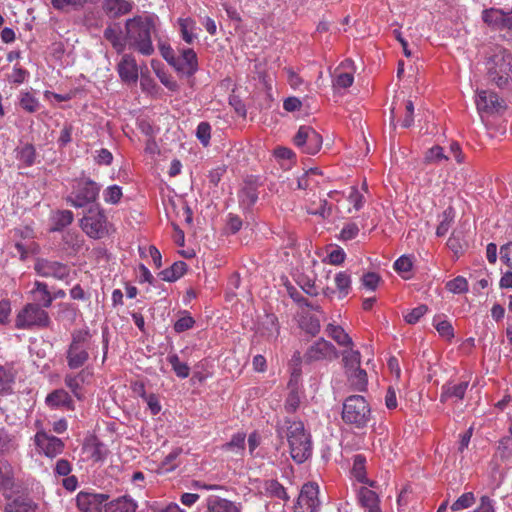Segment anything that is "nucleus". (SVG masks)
<instances>
[{
  "mask_svg": "<svg viewBox=\"0 0 512 512\" xmlns=\"http://www.w3.org/2000/svg\"><path fill=\"white\" fill-rule=\"evenodd\" d=\"M19 104L29 113H35L40 108V102L30 92L20 93Z\"/></svg>",
  "mask_w": 512,
  "mask_h": 512,
  "instance_id": "nucleus-45",
  "label": "nucleus"
},
{
  "mask_svg": "<svg viewBox=\"0 0 512 512\" xmlns=\"http://www.w3.org/2000/svg\"><path fill=\"white\" fill-rule=\"evenodd\" d=\"M482 20L490 28L495 30H504V10L499 8H489L482 12Z\"/></svg>",
  "mask_w": 512,
  "mask_h": 512,
  "instance_id": "nucleus-30",
  "label": "nucleus"
},
{
  "mask_svg": "<svg viewBox=\"0 0 512 512\" xmlns=\"http://www.w3.org/2000/svg\"><path fill=\"white\" fill-rule=\"evenodd\" d=\"M122 188L118 185H110L103 191V199L108 204H118L122 198Z\"/></svg>",
  "mask_w": 512,
  "mask_h": 512,
  "instance_id": "nucleus-51",
  "label": "nucleus"
},
{
  "mask_svg": "<svg viewBox=\"0 0 512 512\" xmlns=\"http://www.w3.org/2000/svg\"><path fill=\"white\" fill-rule=\"evenodd\" d=\"M245 434L237 433L232 436L231 440L223 445V450L228 452H233L237 455H243L244 447H245Z\"/></svg>",
  "mask_w": 512,
  "mask_h": 512,
  "instance_id": "nucleus-42",
  "label": "nucleus"
},
{
  "mask_svg": "<svg viewBox=\"0 0 512 512\" xmlns=\"http://www.w3.org/2000/svg\"><path fill=\"white\" fill-rule=\"evenodd\" d=\"M37 505L28 496H17L13 499L7 497L5 512H35Z\"/></svg>",
  "mask_w": 512,
  "mask_h": 512,
  "instance_id": "nucleus-25",
  "label": "nucleus"
},
{
  "mask_svg": "<svg viewBox=\"0 0 512 512\" xmlns=\"http://www.w3.org/2000/svg\"><path fill=\"white\" fill-rule=\"evenodd\" d=\"M365 463H366V459L363 455H360V454L355 455L354 459H353V466L351 469V474L357 482L366 484L369 487L374 488V487H376V482L373 480H369L366 477Z\"/></svg>",
  "mask_w": 512,
  "mask_h": 512,
  "instance_id": "nucleus-29",
  "label": "nucleus"
},
{
  "mask_svg": "<svg viewBox=\"0 0 512 512\" xmlns=\"http://www.w3.org/2000/svg\"><path fill=\"white\" fill-rule=\"evenodd\" d=\"M500 259L512 269V242H509L500 248Z\"/></svg>",
  "mask_w": 512,
  "mask_h": 512,
  "instance_id": "nucleus-64",
  "label": "nucleus"
},
{
  "mask_svg": "<svg viewBox=\"0 0 512 512\" xmlns=\"http://www.w3.org/2000/svg\"><path fill=\"white\" fill-rule=\"evenodd\" d=\"M15 486L14 468L4 459L0 460V491L12 490Z\"/></svg>",
  "mask_w": 512,
  "mask_h": 512,
  "instance_id": "nucleus-31",
  "label": "nucleus"
},
{
  "mask_svg": "<svg viewBox=\"0 0 512 512\" xmlns=\"http://www.w3.org/2000/svg\"><path fill=\"white\" fill-rule=\"evenodd\" d=\"M46 404L50 408H63L66 410H74L75 405L71 395L64 389H56L49 393L45 399Z\"/></svg>",
  "mask_w": 512,
  "mask_h": 512,
  "instance_id": "nucleus-20",
  "label": "nucleus"
},
{
  "mask_svg": "<svg viewBox=\"0 0 512 512\" xmlns=\"http://www.w3.org/2000/svg\"><path fill=\"white\" fill-rule=\"evenodd\" d=\"M468 381H461L458 383L448 382L442 386L440 395V402L447 401L458 402L463 400L466 390L468 388Z\"/></svg>",
  "mask_w": 512,
  "mask_h": 512,
  "instance_id": "nucleus-18",
  "label": "nucleus"
},
{
  "mask_svg": "<svg viewBox=\"0 0 512 512\" xmlns=\"http://www.w3.org/2000/svg\"><path fill=\"white\" fill-rule=\"evenodd\" d=\"M318 495L319 487L316 483L304 484L294 505V512H318L321 505Z\"/></svg>",
  "mask_w": 512,
  "mask_h": 512,
  "instance_id": "nucleus-11",
  "label": "nucleus"
},
{
  "mask_svg": "<svg viewBox=\"0 0 512 512\" xmlns=\"http://www.w3.org/2000/svg\"><path fill=\"white\" fill-rule=\"evenodd\" d=\"M394 269L402 275L403 278L408 279V275L413 267V258L411 256L402 255L394 262Z\"/></svg>",
  "mask_w": 512,
  "mask_h": 512,
  "instance_id": "nucleus-47",
  "label": "nucleus"
},
{
  "mask_svg": "<svg viewBox=\"0 0 512 512\" xmlns=\"http://www.w3.org/2000/svg\"><path fill=\"white\" fill-rule=\"evenodd\" d=\"M338 298L346 297L351 291V275L347 271H340L334 277Z\"/></svg>",
  "mask_w": 512,
  "mask_h": 512,
  "instance_id": "nucleus-39",
  "label": "nucleus"
},
{
  "mask_svg": "<svg viewBox=\"0 0 512 512\" xmlns=\"http://www.w3.org/2000/svg\"><path fill=\"white\" fill-rule=\"evenodd\" d=\"M18 447L16 437L5 429H0V454L13 452Z\"/></svg>",
  "mask_w": 512,
  "mask_h": 512,
  "instance_id": "nucleus-41",
  "label": "nucleus"
},
{
  "mask_svg": "<svg viewBox=\"0 0 512 512\" xmlns=\"http://www.w3.org/2000/svg\"><path fill=\"white\" fill-rule=\"evenodd\" d=\"M92 372L88 368H84L77 373H68L64 377V383L71 393L78 399L84 397L82 386L87 382Z\"/></svg>",
  "mask_w": 512,
  "mask_h": 512,
  "instance_id": "nucleus-17",
  "label": "nucleus"
},
{
  "mask_svg": "<svg viewBox=\"0 0 512 512\" xmlns=\"http://www.w3.org/2000/svg\"><path fill=\"white\" fill-rule=\"evenodd\" d=\"M16 158L25 166L30 167L34 164L36 150L32 144H25L16 150Z\"/></svg>",
  "mask_w": 512,
  "mask_h": 512,
  "instance_id": "nucleus-40",
  "label": "nucleus"
},
{
  "mask_svg": "<svg viewBox=\"0 0 512 512\" xmlns=\"http://www.w3.org/2000/svg\"><path fill=\"white\" fill-rule=\"evenodd\" d=\"M359 234V227L356 223L349 222L342 228L339 239L343 241H349L357 237Z\"/></svg>",
  "mask_w": 512,
  "mask_h": 512,
  "instance_id": "nucleus-59",
  "label": "nucleus"
},
{
  "mask_svg": "<svg viewBox=\"0 0 512 512\" xmlns=\"http://www.w3.org/2000/svg\"><path fill=\"white\" fill-rule=\"evenodd\" d=\"M500 459H496V454H494L493 459L489 464V475L492 479V484L495 486H499L503 479V469L500 466Z\"/></svg>",
  "mask_w": 512,
  "mask_h": 512,
  "instance_id": "nucleus-50",
  "label": "nucleus"
},
{
  "mask_svg": "<svg viewBox=\"0 0 512 512\" xmlns=\"http://www.w3.org/2000/svg\"><path fill=\"white\" fill-rule=\"evenodd\" d=\"M117 72L125 83H136L139 69L135 57L132 54H123L117 64Z\"/></svg>",
  "mask_w": 512,
  "mask_h": 512,
  "instance_id": "nucleus-16",
  "label": "nucleus"
},
{
  "mask_svg": "<svg viewBox=\"0 0 512 512\" xmlns=\"http://www.w3.org/2000/svg\"><path fill=\"white\" fill-rule=\"evenodd\" d=\"M98 345L88 328L75 329L71 333V342L66 350L67 366L76 370L82 368L91 358L96 357Z\"/></svg>",
  "mask_w": 512,
  "mask_h": 512,
  "instance_id": "nucleus-4",
  "label": "nucleus"
},
{
  "mask_svg": "<svg viewBox=\"0 0 512 512\" xmlns=\"http://www.w3.org/2000/svg\"><path fill=\"white\" fill-rule=\"evenodd\" d=\"M34 304L42 308H49L52 305V292L49 291L48 285L45 282L35 281L34 287L31 290Z\"/></svg>",
  "mask_w": 512,
  "mask_h": 512,
  "instance_id": "nucleus-28",
  "label": "nucleus"
},
{
  "mask_svg": "<svg viewBox=\"0 0 512 512\" xmlns=\"http://www.w3.org/2000/svg\"><path fill=\"white\" fill-rule=\"evenodd\" d=\"M476 106L480 113H492L500 107L498 95L492 91L481 90L476 96Z\"/></svg>",
  "mask_w": 512,
  "mask_h": 512,
  "instance_id": "nucleus-22",
  "label": "nucleus"
},
{
  "mask_svg": "<svg viewBox=\"0 0 512 512\" xmlns=\"http://www.w3.org/2000/svg\"><path fill=\"white\" fill-rule=\"evenodd\" d=\"M158 17L138 15L125 21L127 47L142 56L154 54L152 35L157 31Z\"/></svg>",
  "mask_w": 512,
  "mask_h": 512,
  "instance_id": "nucleus-1",
  "label": "nucleus"
},
{
  "mask_svg": "<svg viewBox=\"0 0 512 512\" xmlns=\"http://www.w3.org/2000/svg\"><path fill=\"white\" fill-rule=\"evenodd\" d=\"M427 311L428 308L426 305H419L404 316L405 321L409 324H415L426 314Z\"/></svg>",
  "mask_w": 512,
  "mask_h": 512,
  "instance_id": "nucleus-61",
  "label": "nucleus"
},
{
  "mask_svg": "<svg viewBox=\"0 0 512 512\" xmlns=\"http://www.w3.org/2000/svg\"><path fill=\"white\" fill-rule=\"evenodd\" d=\"M157 46H158L159 52H160L161 56L163 57V59L169 65H172V63L176 57V54L174 52V49L171 47V45L167 41L159 40Z\"/></svg>",
  "mask_w": 512,
  "mask_h": 512,
  "instance_id": "nucleus-57",
  "label": "nucleus"
},
{
  "mask_svg": "<svg viewBox=\"0 0 512 512\" xmlns=\"http://www.w3.org/2000/svg\"><path fill=\"white\" fill-rule=\"evenodd\" d=\"M133 8L130 0H103L102 9L109 17H119L129 13Z\"/></svg>",
  "mask_w": 512,
  "mask_h": 512,
  "instance_id": "nucleus-23",
  "label": "nucleus"
},
{
  "mask_svg": "<svg viewBox=\"0 0 512 512\" xmlns=\"http://www.w3.org/2000/svg\"><path fill=\"white\" fill-rule=\"evenodd\" d=\"M326 333L340 346H353V341L351 337L345 332V330L341 326L328 324L326 327Z\"/></svg>",
  "mask_w": 512,
  "mask_h": 512,
  "instance_id": "nucleus-34",
  "label": "nucleus"
},
{
  "mask_svg": "<svg viewBox=\"0 0 512 512\" xmlns=\"http://www.w3.org/2000/svg\"><path fill=\"white\" fill-rule=\"evenodd\" d=\"M54 9L59 11H71L81 9L87 0H50Z\"/></svg>",
  "mask_w": 512,
  "mask_h": 512,
  "instance_id": "nucleus-43",
  "label": "nucleus"
},
{
  "mask_svg": "<svg viewBox=\"0 0 512 512\" xmlns=\"http://www.w3.org/2000/svg\"><path fill=\"white\" fill-rule=\"evenodd\" d=\"M305 357L309 361L332 360L338 357V353L332 343L319 339L308 348Z\"/></svg>",
  "mask_w": 512,
  "mask_h": 512,
  "instance_id": "nucleus-15",
  "label": "nucleus"
},
{
  "mask_svg": "<svg viewBox=\"0 0 512 512\" xmlns=\"http://www.w3.org/2000/svg\"><path fill=\"white\" fill-rule=\"evenodd\" d=\"M350 386L356 391H365L368 383L367 373L360 367L346 371Z\"/></svg>",
  "mask_w": 512,
  "mask_h": 512,
  "instance_id": "nucleus-32",
  "label": "nucleus"
},
{
  "mask_svg": "<svg viewBox=\"0 0 512 512\" xmlns=\"http://www.w3.org/2000/svg\"><path fill=\"white\" fill-rule=\"evenodd\" d=\"M194 325V318L187 311H183L182 316L174 323V330L177 333H182L192 329Z\"/></svg>",
  "mask_w": 512,
  "mask_h": 512,
  "instance_id": "nucleus-52",
  "label": "nucleus"
},
{
  "mask_svg": "<svg viewBox=\"0 0 512 512\" xmlns=\"http://www.w3.org/2000/svg\"><path fill=\"white\" fill-rule=\"evenodd\" d=\"M103 36L108 42H110L118 54L123 53L126 49V34L123 36V31L118 24L109 25L105 28Z\"/></svg>",
  "mask_w": 512,
  "mask_h": 512,
  "instance_id": "nucleus-21",
  "label": "nucleus"
},
{
  "mask_svg": "<svg viewBox=\"0 0 512 512\" xmlns=\"http://www.w3.org/2000/svg\"><path fill=\"white\" fill-rule=\"evenodd\" d=\"M288 395L285 399L284 408L288 413H294L300 406L302 392L299 385L298 375H292L288 383Z\"/></svg>",
  "mask_w": 512,
  "mask_h": 512,
  "instance_id": "nucleus-19",
  "label": "nucleus"
},
{
  "mask_svg": "<svg viewBox=\"0 0 512 512\" xmlns=\"http://www.w3.org/2000/svg\"><path fill=\"white\" fill-rule=\"evenodd\" d=\"M177 24L180 31L182 40L187 44H192L198 39L197 24L191 17H180L177 19Z\"/></svg>",
  "mask_w": 512,
  "mask_h": 512,
  "instance_id": "nucleus-24",
  "label": "nucleus"
},
{
  "mask_svg": "<svg viewBox=\"0 0 512 512\" xmlns=\"http://www.w3.org/2000/svg\"><path fill=\"white\" fill-rule=\"evenodd\" d=\"M293 142L303 153L315 155L320 151L323 140L313 127L303 125L299 127Z\"/></svg>",
  "mask_w": 512,
  "mask_h": 512,
  "instance_id": "nucleus-9",
  "label": "nucleus"
},
{
  "mask_svg": "<svg viewBox=\"0 0 512 512\" xmlns=\"http://www.w3.org/2000/svg\"><path fill=\"white\" fill-rule=\"evenodd\" d=\"M80 226L86 235L93 239H101L108 234L107 217L98 204L88 209L81 219Z\"/></svg>",
  "mask_w": 512,
  "mask_h": 512,
  "instance_id": "nucleus-8",
  "label": "nucleus"
},
{
  "mask_svg": "<svg viewBox=\"0 0 512 512\" xmlns=\"http://www.w3.org/2000/svg\"><path fill=\"white\" fill-rule=\"evenodd\" d=\"M167 360L171 364L173 371L179 378L185 379L189 376V366L186 363L181 362L177 354H169Z\"/></svg>",
  "mask_w": 512,
  "mask_h": 512,
  "instance_id": "nucleus-44",
  "label": "nucleus"
},
{
  "mask_svg": "<svg viewBox=\"0 0 512 512\" xmlns=\"http://www.w3.org/2000/svg\"><path fill=\"white\" fill-rule=\"evenodd\" d=\"M348 201L356 211L360 210L365 203L364 196L358 191L356 187L351 188Z\"/></svg>",
  "mask_w": 512,
  "mask_h": 512,
  "instance_id": "nucleus-62",
  "label": "nucleus"
},
{
  "mask_svg": "<svg viewBox=\"0 0 512 512\" xmlns=\"http://www.w3.org/2000/svg\"><path fill=\"white\" fill-rule=\"evenodd\" d=\"M34 444L37 447L39 453L45 455L48 458H55L60 455L65 447L62 439L44 431L39 430L34 435Z\"/></svg>",
  "mask_w": 512,
  "mask_h": 512,
  "instance_id": "nucleus-12",
  "label": "nucleus"
},
{
  "mask_svg": "<svg viewBox=\"0 0 512 512\" xmlns=\"http://www.w3.org/2000/svg\"><path fill=\"white\" fill-rule=\"evenodd\" d=\"M29 76V72L22 67L14 66L12 72L8 75V81L13 84H22Z\"/></svg>",
  "mask_w": 512,
  "mask_h": 512,
  "instance_id": "nucleus-60",
  "label": "nucleus"
},
{
  "mask_svg": "<svg viewBox=\"0 0 512 512\" xmlns=\"http://www.w3.org/2000/svg\"><path fill=\"white\" fill-rule=\"evenodd\" d=\"M101 186L89 178L77 180L67 201L75 208H83L96 202Z\"/></svg>",
  "mask_w": 512,
  "mask_h": 512,
  "instance_id": "nucleus-6",
  "label": "nucleus"
},
{
  "mask_svg": "<svg viewBox=\"0 0 512 512\" xmlns=\"http://www.w3.org/2000/svg\"><path fill=\"white\" fill-rule=\"evenodd\" d=\"M300 326L307 333L312 336L316 335L320 331V322L316 317L305 316L301 319Z\"/></svg>",
  "mask_w": 512,
  "mask_h": 512,
  "instance_id": "nucleus-55",
  "label": "nucleus"
},
{
  "mask_svg": "<svg viewBox=\"0 0 512 512\" xmlns=\"http://www.w3.org/2000/svg\"><path fill=\"white\" fill-rule=\"evenodd\" d=\"M177 72L192 76L198 70V58L196 52L191 48L179 49L172 65Z\"/></svg>",
  "mask_w": 512,
  "mask_h": 512,
  "instance_id": "nucleus-13",
  "label": "nucleus"
},
{
  "mask_svg": "<svg viewBox=\"0 0 512 512\" xmlns=\"http://www.w3.org/2000/svg\"><path fill=\"white\" fill-rule=\"evenodd\" d=\"M141 397L146 401L151 413L153 415H157L161 411V405L156 395L149 394L147 395L145 392L144 385H141Z\"/></svg>",
  "mask_w": 512,
  "mask_h": 512,
  "instance_id": "nucleus-58",
  "label": "nucleus"
},
{
  "mask_svg": "<svg viewBox=\"0 0 512 512\" xmlns=\"http://www.w3.org/2000/svg\"><path fill=\"white\" fill-rule=\"evenodd\" d=\"M74 215L70 210L59 211L54 218L53 230H61L73 222Z\"/></svg>",
  "mask_w": 512,
  "mask_h": 512,
  "instance_id": "nucleus-53",
  "label": "nucleus"
},
{
  "mask_svg": "<svg viewBox=\"0 0 512 512\" xmlns=\"http://www.w3.org/2000/svg\"><path fill=\"white\" fill-rule=\"evenodd\" d=\"M15 384V373L12 368L0 366V393L10 395Z\"/></svg>",
  "mask_w": 512,
  "mask_h": 512,
  "instance_id": "nucleus-35",
  "label": "nucleus"
},
{
  "mask_svg": "<svg viewBox=\"0 0 512 512\" xmlns=\"http://www.w3.org/2000/svg\"><path fill=\"white\" fill-rule=\"evenodd\" d=\"M358 501L368 512H379V497L376 492L366 486L357 490Z\"/></svg>",
  "mask_w": 512,
  "mask_h": 512,
  "instance_id": "nucleus-27",
  "label": "nucleus"
},
{
  "mask_svg": "<svg viewBox=\"0 0 512 512\" xmlns=\"http://www.w3.org/2000/svg\"><path fill=\"white\" fill-rule=\"evenodd\" d=\"M208 512H240V506L232 501L216 495L206 499Z\"/></svg>",
  "mask_w": 512,
  "mask_h": 512,
  "instance_id": "nucleus-26",
  "label": "nucleus"
},
{
  "mask_svg": "<svg viewBox=\"0 0 512 512\" xmlns=\"http://www.w3.org/2000/svg\"><path fill=\"white\" fill-rule=\"evenodd\" d=\"M186 270L187 264L184 261H177L160 273L161 279L167 282H174L182 277Z\"/></svg>",
  "mask_w": 512,
  "mask_h": 512,
  "instance_id": "nucleus-38",
  "label": "nucleus"
},
{
  "mask_svg": "<svg viewBox=\"0 0 512 512\" xmlns=\"http://www.w3.org/2000/svg\"><path fill=\"white\" fill-rule=\"evenodd\" d=\"M107 499L105 494L81 491L76 497V504L81 512H102Z\"/></svg>",
  "mask_w": 512,
  "mask_h": 512,
  "instance_id": "nucleus-14",
  "label": "nucleus"
},
{
  "mask_svg": "<svg viewBox=\"0 0 512 512\" xmlns=\"http://www.w3.org/2000/svg\"><path fill=\"white\" fill-rule=\"evenodd\" d=\"M446 289L453 294H463L468 292L469 284L465 277L457 276L448 281L445 285Z\"/></svg>",
  "mask_w": 512,
  "mask_h": 512,
  "instance_id": "nucleus-46",
  "label": "nucleus"
},
{
  "mask_svg": "<svg viewBox=\"0 0 512 512\" xmlns=\"http://www.w3.org/2000/svg\"><path fill=\"white\" fill-rule=\"evenodd\" d=\"M196 136L203 146H208L211 138V126L208 122H200L197 126Z\"/></svg>",
  "mask_w": 512,
  "mask_h": 512,
  "instance_id": "nucleus-56",
  "label": "nucleus"
},
{
  "mask_svg": "<svg viewBox=\"0 0 512 512\" xmlns=\"http://www.w3.org/2000/svg\"><path fill=\"white\" fill-rule=\"evenodd\" d=\"M342 419L356 428L366 427L371 420V409L366 399L361 395L347 397L343 403Z\"/></svg>",
  "mask_w": 512,
  "mask_h": 512,
  "instance_id": "nucleus-5",
  "label": "nucleus"
},
{
  "mask_svg": "<svg viewBox=\"0 0 512 512\" xmlns=\"http://www.w3.org/2000/svg\"><path fill=\"white\" fill-rule=\"evenodd\" d=\"M34 270L41 277H52L56 280L64 281L65 283L70 282V267L58 261L39 258L34 264Z\"/></svg>",
  "mask_w": 512,
  "mask_h": 512,
  "instance_id": "nucleus-10",
  "label": "nucleus"
},
{
  "mask_svg": "<svg viewBox=\"0 0 512 512\" xmlns=\"http://www.w3.org/2000/svg\"><path fill=\"white\" fill-rule=\"evenodd\" d=\"M449 160L444 148L440 145H434L429 148L424 155V163L430 165H440Z\"/></svg>",
  "mask_w": 512,
  "mask_h": 512,
  "instance_id": "nucleus-37",
  "label": "nucleus"
},
{
  "mask_svg": "<svg viewBox=\"0 0 512 512\" xmlns=\"http://www.w3.org/2000/svg\"><path fill=\"white\" fill-rule=\"evenodd\" d=\"M475 503V495L473 492H465L459 496L450 506L452 511H461L470 508Z\"/></svg>",
  "mask_w": 512,
  "mask_h": 512,
  "instance_id": "nucleus-48",
  "label": "nucleus"
},
{
  "mask_svg": "<svg viewBox=\"0 0 512 512\" xmlns=\"http://www.w3.org/2000/svg\"><path fill=\"white\" fill-rule=\"evenodd\" d=\"M343 362L346 371L360 367L361 354L357 350H353L351 347L349 350L343 352Z\"/></svg>",
  "mask_w": 512,
  "mask_h": 512,
  "instance_id": "nucleus-49",
  "label": "nucleus"
},
{
  "mask_svg": "<svg viewBox=\"0 0 512 512\" xmlns=\"http://www.w3.org/2000/svg\"><path fill=\"white\" fill-rule=\"evenodd\" d=\"M495 454L496 459H500L506 465H512V435L506 436L499 441Z\"/></svg>",
  "mask_w": 512,
  "mask_h": 512,
  "instance_id": "nucleus-36",
  "label": "nucleus"
},
{
  "mask_svg": "<svg viewBox=\"0 0 512 512\" xmlns=\"http://www.w3.org/2000/svg\"><path fill=\"white\" fill-rule=\"evenodd\" d=\"M488 80L497 87L512 88V54L501 46L489 49L485 59Z\"/></svg>",
  "mask_w": 512,
  "mask_h": 512,
  "instance_id": "nucleus-3",
  "label": "nucleus"
},
{
  "mask_svg": "<svg viewBox=\"0 0 512 512\" xmlns=\"http://www.w3.org/2000/svg\"><path fill=\"white\" fill-rule=\"evenodd\" d=\"M354 76L351 72H338L336 71L333 86L335 89H345L352 85Z\"/></svg>",
  "mask_w": 512,
  "mask_h": 512,
  "instance_id": "nucleus-54",
  "label": "nucleus"
},
{
  "mask_svg": "<svg viewBox=\"0 0 512 512\" xmlns=\"http://www.w3.org/2000/svg\"><path fill=\"white\" fill-rule=\"evenodd\" d=\"M94 160L98 165L109 166L113 161V155L108 149L102 148L95 151Z\"/></svg>",
  "mask_w": 512,
  "mask_h": 512,
  "instance_id": "nucleus-63",
  "label": "nucleus"
},
{
  "mask_svg": "<svg viewBox=\"0 0 512 512\" xmlns=\"http://www.w3.org/2000/svg\"><path fill=\"white\" fill-rule=\"evenodd\" d=\"M50 323L48 313L37 304H26L16 315L15 327L17 329L30 330L44 328Z\"/></svg>",
  "mask_w": 512,
  "mask_h": 512,
  "instance_id": "nucleus-7",
  "label": "nucleus"
},
{
  "mask_svg": "<svg viewBox=\"0 0 512 512\" xmlns=\"http://www.w3.org/2000/svg\"><path fill=\"white\" fill-rule=\"evenodd\" d=\"M137 505L127 497L117 498L105 505V512H135Z\"/></svg>",
  "mask_w": 512,
  "mask_h": 512,
  "instance_id": "nucleus-33",
  "label": "nucleus"
},
{
  "mask_svg": "<svg viewBox=\"0 0 512 512\" xmlns=\"http://www.w3.org/2000/svg\"><path fill=\"white\" fill-rule=\"evenodd\" d=\"M277 433L280 438H286L290 455L295 462L303 463L311 456V437L302 421L285 417L278 422Z\"/></svg>",
  "mask_w": 512,
  "mask_h": 512,
  "instance_id": "nucleus-2",
  "label": "nucleus"
}]
</instances>
